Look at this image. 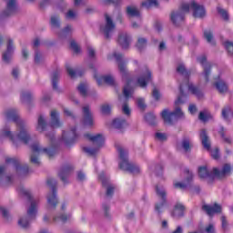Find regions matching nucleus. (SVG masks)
<instances>
[{
    "label": "nucleus",
    "mask_w": 233,
    "mask_h": 233,
    "mask_svg": "<svg viewBox=\"0 0 233 233\" xmlns=\"http://www.w3.org/2000/svg\"><path fill=\"white\" fill-rule=\"evenodd\" d=\"M190 8L193 12V17L203 19V17L207 15L205 6L198 5L194 0H192L190 4L184 3L180 5L177 12L171 13L170 19L175 26H179V25L185 21V14H188Z\"/></svg>",
    "instance_id": "1"
},
{
    "label": "nucleus",
    "mask_w": 233,
    "mask_h": 233,
    "mask_svg": "<svg viewBox=\"0 0 233 233\" xmlns=\"http://www.w3.org/2000/svg\"><path fill=\"white\" fill-rule=\"evenodd\" d=\"M5 117L8 121H14L17 127V129L19 130V133L16 135L17 141H21V143H24V145H28L31 139L30 134H28V131L26 130L25 122L19 119V114L17 113V110L8 109L5 112Z\"/></svg>",
    "instance_id": "2"
},
{
    "label": "nucleus",
    "mask_w": 233,
    "mask_h": 233,
    "mask_svg": "<svg viewBox=\"0 0 233 233\" xmlns=\"http://www.w3.org/2000/svg\"><path fill=\"white\" fill-rule=\"evenodd\" d=\"M179 92L180 95L177 96V100L175 101V111L168 112V109H164L161 113L162 119L165 123L167 125H172V121L175 118L177 117H183L185 115L183 114V111H181V107H179L180 105H183L185 101L183 100V97H185V88L183 87V84L179 85Z\"/></svg>",
    "instance_id": "3"
},
{
    "label": "nucleus",
    "mask_w": 233,
    "mask_h": 233,
    "mask_svg": "<svg viewBox=\"0 0 233 233\" xmlns=\"http://www.w3.org/2000/svg\"><path fill=\"white\" fill-rule=\"evenodd\" d=\"M177 72L180 76H183L185 81H186V86H187L189 92L198 97V99H203L204 94L201 90V87L199 86H196L194 84H189V78H190V71L187 70V67H185V65L180 64L177 67Z\"/></svg>",
    "instance_id": "4"
},
{
    "label": "nucleus",
    "mask_w": 233,
    "mask_h": 233,
    "mask_svg": "<svg viewBox=\"0 0 233 233\" xmlns=\"http://www.w3.org/2000/svg\"><path fill=\"white\" fill-rule=\"evenodd\" d=\"M32 149V155L30 157V161L33 163V165H40L41 162H39V154L44 153L48 156L49 159H52L56 154H57V148L56 147H44L42 148L39 146V143H35L31 146Z\"/></svg>",
    "instance_id": "5"
},
{
    "label": "nucleus",
    "mask_w": 233,
    "mask_h": 233,
    "mask_svg": "<svg viewBox=\"0 0 233 233\" xmlns=\"http://www.w3.org/2000/svg\"><path fill=\"white\" fill-rule=\"evenodd\" d=\"M121 162L119 163L120 170L130 172V174H139V167L128 162V151L121 147H116Z\"/></svg>",
    "instance_id": "6"
},
{
    "label": "nucleus",
    "mask_w": 233,
    "mask_h": 233,
    "mask_svg": "<svg viewBox=\"0 0 233 233\" xmlns=\"http://www.w3.org/2000/svg\"><path fill=\"white\" fill-rule=\"evenodd\" d=\"M84 137H86V139L92 141L96 147V148L83 147V150L86 154H89V156H96V154H97L99 151V148L105 145V137H103L101 134L92 136L90 133H86L84 135Z\"/></svg>",
    "instance_id": "7"
},
{
    "label": "nucleus",
    "mask_w": 233,
    "mask_h": 233,
    "mask_svg": "<svg viewBox=\"0 0 233 233\" xmlns=\"http://www.w3.org/2000/svg\"><path fill=\"white\" fill-rule=\"evenodd\" d=\"M46 184L52 188V193L47 196V203L52 208H56L59 204V199H57V181L54 178H48Z\"/></svg>",
    "instance_id": "8"
},
{
    "label": "nucleus",
    "mask_w": 233,
    "mask_h": 233,
    "mask_svg": "<svg viewBox=\"0 0 233 233\" xmlns=\"http://www.w3.org/2000/svg\"><path fill=\"white\" fill-rule=\"evenodd\" d=\"M140 76L137 80V84L140 88H147L148 83L152 81V72L148 70V66H144L139 70Z\"/></svg>",
    "instance_id": "9"
},
{
    "label": "nucleus",
    "mask_w": 233,
    "mask_h": 233,
    "mask_svg": "<svg viewBox=\"0 0 233 233\" xmlns=\"http://www.w3.org/2000/svg\"><path fill=\"white\" fill-rule=\"evenodd\" d=\"M19 194L27 198L28 201L31 203V207L27 210V216H29V218H35V214L37 213V203L33 199L30 190L21 187L19 189Z\"/></svg>",
    "instance_id": "10"
},
{
    "label": "nucleus",
    "mask_w": 233,
    "mask_h": 233,
    "mask_svg": "<svg viewBox=\"0 0 233 233\" xmlns=\"http://www.w3.org/2000/svg\"><path fill=\"white\" fill-rule=\"evenodd\" d=\"M106 17V26H101L100 30L103 32L106 39H110V35H112V32L116 30V24L112 20V17L108 15V14L105 15Z\"/></svg>",
    "instance_id": "11"
},
{
    "label": "nucleus",
    "mask_w": 233,
    "mask_h": 233,
    "mask_svg": "<svg viewBox=\"0 0 233 233\" xmlns=\"http://www.w3.org/2000/svg\"><path fill=\"white\" fill-rule=\"evenodd\" d=\"M156 192L161 202L156 204L155 210L161 214V209L167 205V191L163 187L156 186Z\"/></svg>",
    "instance_id": "12"
},
{
    "label": "nucleus",
    "mask_w": 233,
    "mask_h": 233,
    "mask_svg": "<svg viewBox=\"0 0 233 233\" xmlns=\"http://www.w3.org/2000/svg\"><path fill=\"white\" fill-rule=\"evenodd\" d=\"M77 127L71 128L70 132H63L62 134V139H64L65 144L66 147H72L76 141H77V138L79 137V135L76 133Z\"/></svg>",
    "instance_id": "13"
},
{
    "label": "nucleus",
    "mask_w": 233,
    "mask_h": 233,
    "mask_svg": "<svg viewBox=\"0 0 233 233\" xmlns=\"http://www.w3.org/2000/svg\"><path fill=\"white\" fill-rule=\"evenodd\" d=\"M197 61L203 66L205 81L206 83H208L210 81V70H212V64L207 62V56L205 55L198 56Z\"/></svg>",
    "instance_id": "14"
},
{
    "label": "nucleus",
    "mask_w": 233,
    "mask_h": 233,
    "mask_svg": "<svg viewBox=\"0 0 233 233\" xmlns=\"http://www.w3.org/2000/svg\"><path fill=\"white\" fill-rule=\"evenodd\" d=\"M5 163L8 164H13V166L15 167L16 172H22V174H28V165H24L22 166L21 163L19 162V159L15 158V157H6L5 158Z\"/></svg>",
    "instance_id": "15"
},
{
    "label": "nucleus",
    "mask_w": 233,
    "mask_h": 233,
    "mask_svg": "<svg viewBox=\"0 0 233 233\" xmlns=\"http://www.w3.org/2000/svg\"><path fill=\"white\" fill-rule=\"evenodd\" d=\"M73 170H74V167L70 164H66L61 167L60 172L58 173V176L61 181L64 183V185L68 184L67 179L70 174H72Z\"/></svg>",
    "instance_id": "16"
},
{
    "label": "nucleus",
    "mask_w": 233,
    "mask_h": 233,
    "mask_svg": "<svg viewBox=\"0 0 233 233\" xmlns=\"http://www.w3.org/2000/svg\"><path fill=\"white\" fill-rule=\"evenodd\" d=\"M202 210H204V212H206V214L209 216V218H212L214 214H221L223 208H221V205L214 203L213 206H209L207 204L203 205Z\"/></svg>",
    "instance_id": "17"
},
{
    "label": "nucleus",
    "mask_w": 233,
    "mask_h": 233,
    "mask_svg": "<svg viewBox=\"0 0 233 233\" xmlns=\"http://www.w3.org/2000/svg\"><path fill=\"white\" fill-rule=\"evenodd\" d=\"M185 174H187V178L185 179V182H176L174 184L175 188H178L179 190H185L190 183H192V180L194 179V175L190 172L188 168L185 169Z\"/></svg>",
    "instance_id": "18"
},
{
    "label": "nucleus",
    "mask_w": 233,
    "mask_h": 233,
    "mask_svg": "<svg viewBox=\"0 0 233 233\" xmlns=\"http://www.w3.org/2000/svg\"><path fill=\"white\" fill-rule=\"evenodd\" d=\"M83 125L84 127H94V116L90 112V106H86L83 107Z\"/></svg>",
    "instance_id": "19"
},
{
    "label": "nucleus",
    "mask_w": 233,
    "mask_h": 233,
    "mask_svg": "<svg viewBox=\"0 0 233 233\" xmlns=\"http://www.w3.org/2000/svg\"><path fill=\"white\" fill-rule=\"evenodd\" d=\"M230 170H231L230 165L225 164L222 167V170H219L218 167H214L213 175L215 176V177H218V179H223L225 176H227L228 174H230Z\"/></svg>",
    "instance_id": "20"
},
{
    "label": "nucleus",
    "mask_w": 233,
    "mask_h": 233,
    "mask_svg": "<svg viewBox=\"0 0 233 233\" xmlns=\"http://www.w3.org/2000/svg\"><path fill=\"white\" fill-rule=\"evenodd\" d=\"M17 12V5H15V0H9L7 2V5L5 10L3 12V17H10V15H14V14Z\"/></svg>",
    "instance_id": "21"
},
{
    "label": "nucleus",
    "mask_w": 233,
    "mask_h": 233,
    "mask_svg": "<svg viewBox=\"0 0 233 233\" xmlns=\"http://www.w3.org/2000/svg\"><path fill=\"white\" fill-rule=\"evenodd\" d=\"M114 57L116 59L118 64L119 72L122 74V76L125 77L128 76V71L127 70V65L122 62L123 61V55L118 53H114Z\"/></svg>",
    "instance_id": "22"
},
{
    "label": "nucleus",
    "mask_w": 233,
    "mask_h": 233,
    "mask_svg": "<svg viewBox=\"0 0 233 233\" xmlns=\"http://www.w3.org/2000/svg\"><path fill=\"white\" fill-rule=\"evenodd\" d=\"M118 45L123 48V50H127L130 46V35L127 33H120L117 39Z\"/></svg>",
    "instance_id": "23"
},
{
    "label": "nucleus",
    "mask_w": 233,
    "mask_h": 233,
    "mask_svg": "<svg viewBox=\"0 0 233 233\" xmlns=\"http://www.w3.org/2000/svg\"><path fill=\"white\" fill-rule=\"evenodd\" d=\"M12 54H14V40L8 39L6 51L3 54V61H5V63H10Z\"/></svg>",
    "instance_id": "24"
},
{
    "label": "nucleus",
    "mask_w": 233,
    "mask_h": 233,
    "mask_svg": "<svg viewBox=\"0 0 233 233\" xmlns=\"http://www.w3.org/2000/svg\"><path fill=\"white\" fill-rule=\"evenodd\" d=\"M199 137L204 148L208 150V152H210V148H211L210 139L208 138V135L207 134L206 129H202L200 131Z\"/></svg>",
    "instance_id": "25"
},
{
    "label": "nucleus",
    "mask_w": 233,
    "mask_h": 233,
    "mask_svg": "<svg viewBox=\"0 0 233 233\" xmlns=\"http://www.w3.org/2000/svg\"><path fill=\"white\" fill-rule=\"evenodd\" d=\"M96 82L98 86H101L103 83H106V85H108L109 86H116V80L114 79V76L110 75L103 76L99 78H96Z\"/></svg>",
    "instance_id": "26"
},
{
    "label": "nucleus",
    "mask_w": 233,
    "mask_h": 233,
    "mask_svg": "<svg viewBox=\"0 0 233 233\" xmlns=\"http://www.w3.org/2000/svg\"><path fill=\"white\" fill-rule=\"evenodd\" d=\"M185 215V206L181 203H177L171 213L172 218H183Z\"/></svg>",
    "instance_id": "27"
},
{
    "label": "nucleus",
    "mask_w": 233,
    "mask_h": 233,
    "mask_svg": "<svg viewBox=\"0 0 233 233\" xmlns=\"http://www.w3.org/2000/svg\"><path fill=\"white\" fill-rule=\"evenodd\" d=\"M198 176L200 179H214V171L209 172L207 167H198Z\"/></svg>",
    "instance_id": "28"
},
{
    "label": "nucleus",
    "mask_w": 233,
    "mask_h": 233,
    "mask_svg": "<svg viewBox=\"0 0 233 233\" xmlns=\"http://www.w3.org/2000/svg\"><path fill=\"white\" fill-rule=\"evenodd\" d=\"M63 124L59 121V113L56 110L51 111V127L52 128H59Z\"/></svg>",
    "instance_id": "29"
},
{
    "label": "nucleus",
    "mask_w": 233,
    "mask_h": 233,
    "mask_svg": "<svg viewBox=\"0 0 233 233\" xmlns=\"http://www.w3.org/2000/svg\"><path fill=\"white\" fill-rule=\"evenodd\" d=\"M66 70L68 76L71 77V79H74V77H76V76H77L78 77H82L85 75L84 70L75 71L74 69H72V67L68 64L66 65Z\"/></svg>",
    "instance_id": "30"
},
{
    "label": "nucleus",
    "mask_w": 233,
    "mask_h": 233,
    "mask_svg": "<svg viewBox=\"0 0 233 233\" xmlns=\"http://www.w3.org/2000/svg\"><path fill=\"white\" fill-rule=\"evenodd\" d=\"M112 125L115 128L123 130V128L127 127V120L125 118H115L112 122Z\"/></svg>",
    "instance_id": "31"
},
{
    "label": "nucleus",
    "mask_w": 233,
    "mask_h": 233,
    "mask_svg": "<svg viewBox=\"0 0 233 233\" xmlns=\"http://www.w3.org/2000/svg\"><path fill=\"white\" fill-rule=\"evenodd\" d=\"M215 86L219 94H225L228 90V86L225 81L219 80L218 82L215 83Z\"/></svg>",
    "instance_id": "32"
},
{
    "label": "nucleus",
    "mask_w": 233,
    "mask_h": 233,
    "mask_svg": "<svg viewBox=\"0 0 233 233\" xmlns=\"http://www.w3.org/2000/svg\"><path fill=\"white\" fill-rule=\"evenodd\" d=\"M46 129V121H45V117H43V116L40 115L38 116L36 130H38V132H45Z\"/></svg>",
    "instance_id": "33"
},
{
    "label": "nucleus",
    "mask_w": 233,
    "mask_h": 233,
    "mask_svg": "<svg viewBox=\"0 0 233 233\" xmlns=\"http://www.w3.org/2000/svg\"><path fill=\"white\" fill-rule=\"evenodd\" d=\"M127 14L129 17H140L141 15V14L139 13V10H137L136 6H127Z\"/></svg>",
    "instance_id": "34"
},
{
    "label": "nucleus",
    "mask_w": 233,
    "mask_h": 233,
    "mask_svg": "<svg viewBox=\"0 0 233 233\" xmlns=\"http://www.w3.org/2000/svg\"><path fill=\"white\" fill-rule=\"evenodd\" d=\"M52 86L53 90H57V83H59V69H56L52 75Z\"/></svg>",
    "instance_id": "35"
},
{
    "label": "nucleus",
    "mask_w": 233,
    "mask_h": 233,
    "mask_svg": "<svg viewBox=\"0 0 233 233\" xmlns=\"http://www.w3.org/2000/svg\"><path fill=\"white\" fill-rule=\"evenodd\" d=\"M222 117L224 119H228V118H232L233 117V111H232V107H230V106H226L222 109Z\"/></svg>",
    "instance_id": "36"
},
{
    "label": "nucleus",
    "mask_w": 233,
    "mask_h": 233,
    "mask_svg": "<svg viewBox=\"0 0 233 233\" xmlns=\"http://www.w3.org/2000/svg\"><path fill=\"white\" fill-rule=\"evenodd\" d=\"M147 38H138L137 42V48L139 52H142L143 50H145V48H147Z\"/></svg>",
    "instance_id": "37"
},
{
    "label": "nucleus",
    "mask_w": 233,
    "mask_h": 233,
    "mask_svg": "<svg viewBox=\"0 0 233 233\" xmlns=\"http://www.w3.org/2000/svg\"><path fill=\"white\" fill-rule=\"evenodd\" d=\"M20 99L22 103H30L32 101V93L22 92Z\"/></svg>",
    "instance_id": "38"
},
{
    "label": "nucleus",
    "mask_w": 233,
    "mask_h": 233,
    "mask_svg": "<svg viewBox=\"0 0 233 233\" xmlns=\"http://www.w3.org/2000/svg\"><path fill=\"white\" fill-rule=\"evenodd\" d=\"M68 219H70V215H66V214H62L60 216H56L54 218V221L56 223H66V221H68Z\"/></svg>",
    "instance_id": "39"
},
{
    "label": "nucleus",
    "mask_w": 233,
    "mask_h": 233,
    "mask_svg": "<svg viewBox=\"0 0 233 233\" xmlns=\"http://www.w3.org/2000/svg\"><path fill=\"white\" fill-rule=\"evenodd\" d=\"M3 134H4L5 137H9L10 141H12L14 143V145H16L17 140H15V137L14 136V134H12V131L4 129Z\"/></svg>",
    "instance_id": "40"
},
{
    "label": "nucleus",
    "mask_w": 233,
    "mask_h": 233,
    "mask_svg": "<svg viewBox=\"0 0 233 233\" xmlns=\"http://www.w3.org/2000/svg\"><path fill=\"white\" fill-rule=\"evenodd\" d=\"M77 90H78L79 94H80L83 97H86V96H87V92H86V83H81V84L77 86Z\"/></svg>",
    "instance_id": "41"
},
{
    "label": "nucleus",
    "mask_w": 233,
    "mask_h": 233,
    "mask_svg": "<svg viewBox=\"0 0 233 233\" xmlns=\"http://www.w3.org/2000/svg\"><path fill=\"white\" fill-rule=\"evenodd\" d=\"M141 6L150 8V6H159L157 0H147V2H142Z\"/></svg>",
    "instance_id": "42"
},
{
    "label": "nucleus",
    "mask_w": 233,
    "mask_h": 233,
    "mask_svg": "<svg viewBox=\"0 0 233 233\" xmlns=\"http://www.w3.org/2000/svg\"><path fill=\"white\" fill-rule=\"evenodd\" d=\"M145 119L147 123H149L150 125H156V115H154V113H147L145 116Z\"/></svg>",
    "instance_id": "43"
},
{
    "label": "nucleus",
    "mask_w": 233,
    "mask_h": 233,
    "mask_svg": "<svg viewBox=\"0 0 233 233\" xmlns=\"http://www.w3.org/2000/svg\"><path fill=\"white\" fill-rule=\"evenodd\" d=\"M217 12L221 15L224 21H228V12H227V10L221 7H217Z\"/></svg>",
    "instance_id": "44"
},
{
    "label": "nucleus",
    "mask_w": 233,
    "mask_h": 233,
    "mask_svg": "<svg viewBox=\"0 0 233 233\" xmlns=\"http://www.w3.org/2000/svg\"><path fill=\"white\" fill-rule=\"evenodd\" d=\"M223 46H225L228 54L229 56H233V43L230 41H226L223 43Z\"/></svg>",
    "instance_id": "45"
},
{
    "label": "nucleus",
    "mask_w": 233,
    "mask_h": 233,
    "mask_svg": "<svg viewBox=\"0 0 233 233\" xmlns=\"http://www.w3.org/2000/svg\"><path fill=\"white\" fill-rule=\"evenodd\" d=\"M182 148L185 150V152H190V139L188 138H184L182 140Z\"/></svg>",
    "instance_id": "46"
},
{
    "label": "nucleus",
    "mask_w": 233,
    "mask_h": 233,
    "mask_svg": "<svg viewBox=\"0 0 233 233\" xmlns=\"http://www.w3.org/2000/svg\"><path fill=\"white\" fill-rule=\"evenodd\" d=\"M204 37L208 41V43H213V45H216V42H212V39H214V35H212V31H204Z\"/></svg>",
    "instance_id": "47"
},
{
    "label": "nucleus",
    "mask_w": 233,
    "mask_h": 233,
    "mask_svg": "<svg viewBox=\"0 0 233 233\" xmlns=\"http://www.w3.org/2000/svg\"><path fill=\"white\" fill-rule=\"evenodd\" d=\"M70 48L75 54H79V52H81V48L79 47L77 43H76V40H72L70 42Z\"/></svg>",
    "instance_id": "48"
},
{
    "label": "nucleus",
    "mask_w": 233,
    "mask_h": 233,
    "mask_svg": "<svg viewBox=\"0 0 233 233\" xmlns=\"http://www.w3.org/2000/svg\"><path fill=\"white\" fill-rule=\"evenodd\" d=\"M123 94L126 99H128V97H130V80H127V85L124 86Z\"/></svg>",
    "instance_id": "49"
},
{
    "label": "nucleus",
    "mask_w": 233,
    "mask_h": 233,
    "mask_svg": "<svg viewBox=\"0 0 233 233\" xmlns=\"http://www.w3.org/2000/svg\"><path fill=\"white\" fill-rule=\"evenodd\" d=\"M112 110V107L110 106V105L105 104L101 106V113L104 116H108V114H110Z\"/></svg>",
    "instance_id": "50"
},
{
    "label": "nucleus",
    "mask_w": 233,
    "mask_h": 233,
    "mask_svg": "<svg viewBox=\"0 0 233 233\" xmlns=\"http://www.w3.org/2000/svg\"><path fill=\"white\" fill-rule=\"evenodd\" d=\"M51 26L55 28H59L61 26V22L59 21V16H52L51 17Z\"/></svg>",
    "instance_id": "51"
},
{
    "label": "nucleus",
    "mask_w": 233,
    "mask_h": 233,
    "mask_svg": "<svg viewBox=\"0 0 233 233\" xmlns=\"http://www.w3.org/2000/svg\"><path fill=\"white\" fill-rule=\"evenodd\" d=\"M198 119L200 121H203V123H207V121H208V119H210V115L201 111L198 115Z\"/></svg>",
    "instance_id": "52"
},
{
    "label": "nucleus",
    "mask_w": 233,
    "mask_h": 233,
    "mask_svg": "<svg viewBox=\"0 0 233 233\" xmlns=\"http://www.w3.org/2000/svg\"><path fill=\"white\" fill-rule=\"evenodd\" d=\"M219 135L221 136L222 139H224L225 143H228V145L232 143V140H230V137H225V127H220Z\"/></svg>",
    "instance_id": "53"
},
{
    "label": "nucleus",
    "mask_w": 233,
    "mask_h": 233,
    "mask_svg": "<svg viewBox=\"0 0 233 233\" xmlns=\"http://www.w3.org/2000/svg\"><path fill=\"white\" fill-rule=\"evenodd\" d=\"M18 225L22 227V228H28V225H30V222L26 218H20L18 220Z\"/></svg>",
    "instance_id": "54"
},
{
    "label": "nucleus",
    "mask_w": 233,
    "mask_h": 233,
    "mask_svg": "<svg viewBox=\"0 0 233 233\" xmlns=\"http://www.w3.org/2000/svg\"><path fill=\"white\" fill-rule=\"evenodd\" d=\"M137 106L140 108V110H145L147 108V105H145V99L138 98L137 99Z\"/></svg>",
    "instance_id": "55"
},
{
    "label": "nucleus",
    "mask_w": 233,
    "mask_h": 233,
    "mask_svg": "<svg viewBox=\"0 0 233 233\" xmlns=\"http://www.w3.org/2000/svg\"><path fill=\"white\" fill-rule=\"evenodd\" d=\"M152 96L156 101H159L161 97V94H159V91L157 90V88L153 89Z\"/></svg>",
    "instance_id": "56"
},
{
    "label": "nucleus",
    "mask_w": 233,
    "mask_h": 233,
    "mask_svg": "<svg viewBox=\"0 0 233 233\" xmlns=\"http://www.w3.org/2000/svg\"><path fill=\"white\" fill-rule=\"evenodd\" d=\"M221 225H222L223 230H227V228L228 227V222L227 221V217H225V216L221 217Z\"/></svg>",
    "instance_id": "57"
},
{
    "label": "nucleus",
    "mask_w": 233,
    "mask_h": 233,
    "mask_svg": "<svg viewBox=\"0 0 233 233\" xmlns=\"http://www.w3.org/2000/svg\"><path fill=\"white\" fill-rule=\"evenodd\" d=\"M156 137L159 141H167V134L165 133H156Z\"/></svg>",
    "instance_id": "58"
},
{
    "label": "nucleus",
    "mask_w": 233,
    "mask_h": 233,
    "mask_svg": "<svg viewBox=\"0 0 233 233\" xmlns=\"http://www.w3.org/2000/svg\"><path fill=\"white\" fill-rule=\"evenodd\" d=\"M121 3V0H104L103 4L104 5H117Z\"/></svg>",
    "instance_id": "59"
},
{
    "label": "nucleus",
    "mask_w": 233,
    "mask_h": 233,
    "mask_svg": "<svg viewBox=\"0 0 233 233\" xmlns=\"http://www.w3.org/2000/svg\"><path fill=\"white\" fill-rule=\"evenodd\" d=\"M211 157L213 159H219V148H215L212 152H211Z\"/></svg>",
    "instance_id": "60"
},
{
    "label": "nucleus",
    "mask_w": 233,
    "mask_h": 233,
    "mask_svg": "<svg viewBox=\"0 0 233 233\" xmlns=\"http://www.w3.org/2000/svg\"><path fill=\"white\" fill-rule=\"evenodd\" d=\"M188 111L190 114L194 115L196 112H198V107L194 104H190L188 106Z\"/></svg>",
    "instance_id": "61"
},
{
    "label": "nucleus",
    "mask_w": 233,
    "mask_h": 233,
    "mask_svg": "<svg viewBox=\"0 0 233 233\" xmlns=\"http://www.w3.org/2000/svg\"><path fill=\"white\" fill-rule=\"evenodd\" d=\"M122 110L126 116H130V107H128V104H124Z\"/></svg>",
    "instance_id": "62"
},
{
    "label": "nucleus",
    "mask_w": 233,
    "mask_h": 233,
    "mask_svg": "<svg viewBox=\"0 0 233 233\" xmlns=\"http://www.w3.org/2000/svg\"><path fill=\"white\" fill-rule=\"evenodd\" d=\"M106 196L112 198L114 196V187L113 186H108L106 189Z\"/></svg>",
    "instance_id": "63"
},
{
    "label": "nucleus",
    "mask_w": 233,
    "mask_h": 233,
    "mask_svg": "<svg viewBox=\"0 0 233 233\" xmlns=\"http://www.w3.org/2000/svg\"><path fill=\"white\" fill-rule=\"evenodd\" d=\"M206 232L216 233V229L214 228V224H209L208 227H206Z\"/></svg>",
    "instance_id": "64"
}]
</instances>
